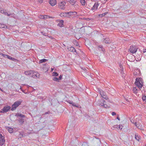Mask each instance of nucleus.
<instances>
[{
    "instance_id": "f257e3e1",
    "label": "nucleus",
    "mask_w": 146,
    "mask_h": 146,
    "mask_svg": "<svg viewBox=\"0 0 146 146\" xmlns=\"http://www.w3.org/2000/svg\"><path fill=\"white\" fill-rule=\"evenodd\" d=\"M142 80V79L141 78L136 79L135 84L139 89H137L136 87H134L133 91L134 93L137 94L138 91L139 90L142 91V88L143 86Z\"/></svg>"
},
{
    "instance_id": "f03ea898",
    "label": "nucleus",
    "mask_w": 146,
    "mask_h": 146,
    "mask_svg": "<svg viewBox=\"0 0 146 146\" xmlns=\"http://www.w3.org/2000/svg\"><path fill=\"white\" fill-rule=\"evenodd\" d=\"M24 74L29 76L31 77L34 78H39L40 74L37 72H35L33 70H30L25 71Z\"/></svg>"
},
{
    "instance_id": "7ed1b4c3",
    "label": "nucleus",
    "mask_w": 146,
    "mask_h": 146,
    "mask_svg": "<svg viewBox=\"0 0 146 146\" xmlns=\"http://www.w3.org/2000/svg\"><path fill=\"white\" fill-rule=\"evenodd\" d=\"M21 100L17 101L15 102L12 106V108L11 110L12 111L15 110L22 103Z\"/></svg>"
},
{
    "instance_id": "20e7f679",
    "label": "nucleus",
    "mask_w": 146,
    "mask_h": 146,
    "mask_svg": "<svg viewBox=\"0 0 146 146\" xmlns=\"http://www.w3.org/2000/svg\"><path fill=\"white\" fill-rule=\"evenodd\" d=\"M106 101L104 99L101 98L98 101V105L100 106H102L103 108H106L108 106L106 104Z\"/></svg>"
},
{
    "instance_id": "39448f33",
    "label": "nucleus",
    "mask_w": 146,
    "mask_h": 146,
    "mask_svg": "<svg viewBox=\"0 0 146 146\" xmlns=\"http://www.w3.org/2000/svg\"><path fill=\"white\" fill-rule=\"evenodd\" d=\"M137 46H130L129 49V51L132 54H134L136 52L137 50Z\"/></svg>"
},
{
    "instance_id": "423d86ee",
    "label": "nucleus",
    "mask_w": 146,
    "mask_h": 146,
    "mask_svg": "<svg viewBox=\"0 0 146 146\" xmlns=\"http://www.w3.org/2000/svg\"><path fill=\"white\" fill-rule=\"evenodd\" d=\"M11 107L9 106H5L1 110L0 112L1 113H5L9 111L11 109Z\"/></svg>"
},
{
    "instance_id": "0eeeda50",
    "label": "nucleus",
    "mask_w": 146,
    "mask_h": 146,
    "mask_svg": "<svg viewBox=\"0 0 146 146\" xmlns=\"http://www.w3.org/2000/svg\"><path fill=\"white\" fill-rule=\"evenodd\" d=\"M66 3L65 1L61 2L59 4V7L60 8L64 9L65 8V5Z\"/></svg>"
},
{
    "instance_id": "6e6552de",
    "label": "nucleus",
    "mask_w": 146,
    "mask_h": 146,
    "mask_svg": "<svg viewBox=\"0 0 146 146\" xmlns=\"http://www.w3.org/2000/svg\"><path fill=\"white\" fill-rule=\"evenodd\" d=\"M1 54L2 56H3V57H5V58H8L9 59H10V60H13V61H15L16 60V59H15L14 58H13L12 57H11V56H9L8 55L5 54H3V53H1Z\"/></svg>"
},
{
    "instance_id": "1a4fd4ad",
    "label": "nucleus",
    "mask_w": 146,
    "mask_h": 146,
    "mask_svg": "<svg viewBox=\"0 0 146 146\" xmlns=\"http://www.w3.org/2000/svg\"><path fill=\"white\" fill-rule=\"evenodd\" d=\"M99 5V4L98 3H95L93 7L91 8V10L93 11H95L97 9Z\"/></svg>"
},
{
    "instance_id": "9d476101",
    "label": "nucleus",
    "mask_w": 146,
    "mask_h": 146,
    "mask_svg": "<svg viewBox=\"0 0 146 146\" xmlns=\"http://www.w3.org/2000/svg\"><path fill=\"white\" fill-rule=\"evenodd\" d=\"M49 3L51 6H53L56 4L57 1L56 0H50Z\"/></svg>"
},
{
    "instance_id": "9b49d317",
    "label": "nucleus",
    "mask_w": 146,
    "mask_h": 146,
    "mask_svg": "<svg viewBox=\"0 0 146 146\" xmlns=\"http://www.w3.org/2000/svg\"><path fill=\"white\" fill-rule=\"evenodd\" d=\"M68 2L74 7L75 6L76 2V0H68Z\"/></svg>"
},
{
    "instance_id": "f8f14e48",
    "label": "nucleus",
    "mask_w": 146,
    "mask_h": 146,
    "mask_svg": "<svg viewBox=\"0 0 146 146\" xmlns=\"http://www.w3.org/2000/svg\"><path fill=\"white\" fill-rule=\"evenodd\" d=\"M102 40L106 44L110 43L111 42V40L108 38H104L102 39Z\"/></svg>"
},
{
    "instance_id": "ddd939ff",
    "label": "nucleus",
    "mask_w": 146,
    "mask_h": 146,
    "mask_svg": "<svg viewBox=\"0 0 146 146\" xmlns=\"http://www.w3.org/2000/svg\"><path fill=\"white\" fill-rule=\"evenodd\" d=\"M15 116L19 117V118H21L23 119L25 117V116L24 115L20 113H16Z\"/></svg>"
},
{
    "instance_id": "4468645a",
    "label": "nucleus",
    "mask_w": 146,
    "mask_h": 146,
    "mask_svg": "<svg viewBox=\"0 0 146 146\" xmlns=\"http://www.w3.org/2000/svg\"><path fill=\"white\" fill-rule=\"evenodd\" d=\"M98 92H99L100 94V95L101 96V97L102 96H104V94L105 93V92H104V91L100 89H98Z\"/></svg>"
},
{
    "instance_id": "2eb2a0df",
    "label": "nucleus",
    "mask_w": 146,
    "mask_h": 146,
    "mask_svg": "<svg viewBox=\"0 0 146 146\" xmlns=\"http://www.w3.org/2000/svg\"><path fill=\"white\" fill-rule=\"evenodd\" d=\"M67 102L68 103H69V104H72V106H74L76 107H78V106L76 105V104L75 103H73L72 101L68 100L67 101Z\"/></svg>"
},
{
    "instance_id": "dca6fc26",
    "label": "nucleus",
    "mask_w": 146,
    "mask_h": 146,
    "mask_svg": "<svg viewBox=\"0 0 146 146\" xmlns=\"http://www.w3.org/2000/svg\"><path fill=\"white\" fill-rule=\"evenodd\" d=\"M64 21L63 20H61L59 21V23L58 24V26H59L60 27H63V25Z\"/></svg>"
},
{
    "instance_id": "f3484780",
    "label": "nucleus",
    "mask_w": 146,
    "mask_h": 146,
    "mask_svg": "<svg viewBox=\"0 0 146 146\" xmlns=\"http://www.w3.org/2000/svg\"><path fill=\"white\" fill-rule=\"evenodd\" d=\"M98 49L100 51H102L104 52L105 51L104 49L103 48V46L102 45H100L98 46Z\"/></svg>"
},
{
    "instance_id": "a211bd4d",
    "label": "nucleus",
    "mask_w": 146,
    "mask_h": 146,
    "mask_svg": "<svg viewBox=\"0 0 146 146\" xmlns=\"http://www.w3.org/2000/svg\"><path fill=\"white\" fill-rule=\"evenodd\" d=\"M18 121L21 125H22L24 122V119L21 118H19Z\"/></svg>"
},
{
    "instance_id": "6ab92c4d",
    "label": "nucleus",
    "mask_w": 146,
    "mask_h": 146,
    "mask_svg": "<svg viewBox=\"0 0 146 146\" xmlns=\"http://www.w3.org/2000/svg\"><path fill=\"white\" fill-rule=\"evenodd\" d=\"M66 13L68 15V16H67L68 17H70V16H71L73 15L72 12H66Z\"/></svg>"
},
{
    "instance_id": "aec40b11",
    "label": "nucleus",
    "mask_w": 146,
    "mask_h": 146,
    "mask_svg": "<svg viewBox=\"0 0 146 146\" xmlns=\"http://www.w3.org/2000/svg\"><path fill=\"white\" fill-rule=\"evenodd\" d=\"M47 61V60L45 59H43L40 60L39 61V63L40 64L43 62H45Z\"/></svg>"
},
{
    "instance_id": "412c9836",
    "label": "nucleus",
    "mask_w": 146,
    "mask_h": 146,
    "mask_svg": "<svg viewBox=\"0 0 146 146\" xmlns=\"http://www.w3.org/2000/svg\"><path fill=\"white\" fill-rule=\"evenodd\" d=\"M7 129L8 130L9 132L10 133H11L13 132V129L12 128H10L9 127H7Z\"/></svg>"
},
{
    "instance_id": "4be33fe9",
    "label": "nucleus",
    "mask_w": 146,
    "mask_h": 146,
    "mask_svg": "<svg viewBox=\"0 0 146 146\" xmlns=\"http://www.w3.org/2000/svg\"><path fill=\"white\" fill-rule=\"evenodd\" d=\"M80 3L82 5H84L86 3L85 0H80Z\"/></svg>"
},
{
    "instance_id": "5701e85b",
    "label": "nucleus",
    "mask_w": 146,
    "mask_h": 146,
    "mask_svg": "<svg viewBox=\"0 0 146 146\" xmlns=\"http://www.w3.org/2000/svg\"><path fill=\"white\" fill-rule=\"evenodd\" d=\"M67 15L66 13H62L60 14V16L61 17H65L66 16V15Z\"/></svg>"
},
{
    "instance_id": "b1692460",
    "label": "nucleus",
    "mask_w": 146,
    "mask_h": 146,
    "mask_svg": "<svg viewBox=\"0 0 146 146\" xmlns=\"http://www.w3.org/2000/svg\"><path fill=\"white\" fill-rule=\"evenodd\" d=\"M135 138L138 141H139V140L140 139V136L136 134L135 135Z\"/></svg>"
},
{
    "instance_id": "393cba45",
    "label": "nucleus",
    "mask_w": 146,
    "mask_h": 146,
    "mask_svg": "<svg viewBox=\"0 0 146 146\" xmlns=\"http://www.w3.org/2000/svg\"><path fill=\"white\" fill-rule=\"evenodd\" d=\"M24 136L25 135L23 134V132H21L20 133V134H19V137L21 138Z\"/></svg>"
},
{
    "instance_id": "a878e982",
    "label": "nucleus",
    "mask_w": 146,
    "mask_h": 146,
    "mask_svg": "<svg viewBox=\"0 0 146 146\" xmlns=\"http://www.w3.org/2000/svg\"><path fill=\"white\" fill-rule=\"evenodd\" d=\"M41 16L43 17V18H42L43 19H48V18H49V16H48L46 15H42Z\"/></svg>"
},
{
    "instance_id": "bb28decb",
    "label": "nucleus",
    "mask_w": 146,
    "mask_h": 146,
    "mask_svg": "<svg viewBox=\"0 0 146 146\" xmlns=\"http://www.w3.org/2000/svg\"><path fill=\"white\" fill-rule=\"evenodd\" d=\"M107 13V12H106L102 14H100L99 15V16L101 17H102L105 16Z\"/></svg>"
},
{
    "instance_id": "cd10ccee",
    "label": "nucleus",
    "mask_w": 146,
    "mask_h": 146,
    "mask_svg": "<svg viewBox=\"0 0 146 146\" xmlns=\"http://www.w3.org/2000/svg\"><path fill=\"white\" fill-rule=\"evenodd\" d=\"M142 99L143 101L146 103V96H143L142 97Z\"/></svg>"
},
{
    "instance_id": "c85d7f7f",
    "label": "nucleus",
    "mask_w": 146,
    "mask_h": 146,
    "mask_svg": "<svg viewBox=\"0 0 146 146\" xmlns=\"http://www.w3.org/2000/svg\"><path fill=\"white\" fill-rule=\"evenodd\" d=\"M73 47L72 46H70L69 47H68L67 48V49L68 50L70 51V52H71L73 50V49H72Z\"/></svg>"
},
{
    "instance_id": "c756f323",
    "label": "nucleus",
    "mask_w": 146,
    "mask_h": 146,
    "mask_svg": "<svg viewBox=\"0 0 146 146\" xmlns=\"http://www.w3.org/2000/svg\"><path fill=\"white\" fill-rule=\"evenodd\" d=\"M58 74L57 72H54L52 73V76H57Z\"/></svg>"
},
{
    "instance_id": "7c9ffc66",
    "label": "nucleus",
    "mask_w": 146,
    "mask_h": 146,
    "mask_svg": "<svg viewBox=\"0 0 146 146\" xmlns=\"http://www.w3.org/2000/svg\"><path fill=\"white\" fill-rule=\"evenodd\" d=\"M50 114V111H48L47 112H45V113H43L42 115V116L46 114Z\"/></svg>"
},
{
    "instance_id": "2f4dec72",
    "label": "nucleus",
    "mask_w": 146,
    "mask_h": 146,
    "mask_svg": "<svg viewBox=\"0 0 146 146\" xmlns=\"http://www.w3.org/2000/svg\"><path fill=\"white\" fill-rule=\"evenodd\" d=\"M53 80L55 81H59V80L58 78L54 77L53 78Z\"/></svg>"
},
{
    "instance_id": "473e14b6",
    "label": "nucleus",
    "mask_w": 146,
    "mask_h": 146,
    "mask_svg": "<svg viewBox=\"0 0 146 146\" xmlns=\"http://www.w3.org/2000/svg\"><path fill=\"white\" fill-rule=\"evenodd\" d=\"M5 27V25L3 24L0 23V28H3Z\"/></svg>"
},
{
    "instance_id": "72a5a7b5",
    "label": "nucleus",
    "mask_w": 146,
    "mask_h": 146,
    "mask_svg": "<svg viewBox=\"0 0 146 146\" xmlns=\"http://www.w3.org/2000/svg\"><path fill=\"white\" fill-rule=\"evenodd\" d=\"M137 127L138 129H141L142 130L143 129L142 127L141 126V125L140 124H139L137 126Z\"/></svg>"
},
{
    "instance_id": "f704fd0d",
    "label": "nucleus",
    "mask_w": 146,
    "mask_h": 146,
    "mask_svg": "<svg viewBox=\"0 0 146 146\" xmlns=\"http://www.w3.org/2000/svg\"><path fill=\"white\" fill-rule=\"evenodd\" d=\"M79 19H83L82 18H79ZM85 19V20H86L87 21H89L90 20H92V19H90V18H87V19H86V18H84V19Z\"/></svg>"
},
{
    "instance_id": "c9c22d12",
    "label": "nucleus",
    "mask_w": 146,
    "mask_h": 146,
    "mask_svg": "<svg viewBox=\"0 0 146 146\" xmlns=\"http://www.w3.org/2000/svg\"><path fill=\"white\" fill-rule=\"evenodd\" d=\"M4 13L5 15H7L8 16H10L11 15H12V14H8V13L7 12H5Z\"/></svg>"
},
{
    "instance_id": "e433bc0d",
    "label": "nucleus",
    "mask_w": 146,
    "mask_h": 146,
    "mask_svg": "<svg viewBox=\"0 0 146 146\" xmlns=\"http://www.w3.org/2000/svg\"><path fill=\"white\" fill-rule=\"evenodd\" d=\"M72 49H73V50L71 52H76L77 53V52H76V51L75 48L74 47H73V48H72Z\"/></svg>"
},
{
    "instance_id": "4c0bfd02",
    "label": "nucleus",
    "mask_w": 146,
    "mask_h": 146,
    "mask_svg": "<svg viewBox=\"0 0 146 146\" xmlns=\"http://www.w3.org/2000/svg\"><path fill=\"white\" fill-rule=\"evenodd\" d=\"M135 126L137 127L139 124V122H135Z\"/></svg>"
},
{
    "instance_id": "58836bf2",
    "label": "nucleus",
    "mask_w": 146,
    "mask_h": 146,
    "mask_svg": "<svg viewBox=\"0 0 146 146\" xmlns=\"http://www.w3.org/2000/svg\"><path fill=\"white\" fill-rule=\"evenodd\" d=\"M123 126L122 125H119L118 128L119 129L121 130L123 128Z\"/></svg>"
},
{
    "instance_id": "ea45409f",
    "label": "nucleus",
    "mask_w": 146,
    "mask_h": 146,
    "mask_svg": "<svg viewBox=\"0 0 146 146\" xmlns=\"http://www.w3.org/2000/svg\"><path fill=\"white\" fill-rule=\"evenodd\" d=\"M119 127V125H114L113 127V128H117L118 129Z\"/></svg>"
},
{
    "instance_id": "a19ab883",
    "label": "nucleus",
    "mask_w": 146,
    "mask_h": 146,
    "mask_svg": "<svg viewBox=\"0 0 146 146\" xmlns=\"http://www.w3.org/2000/svg\"><path fill=\"white\" fill-rule=\"evenodd\" d=\"M37 1L40 3H41L43 2V0H37Z\"/></svg>"
},
{
    "instance_id": "79ce46f5",
    "label": "nucleus",
    "mask_w": 146,
    "mask_h": 146,
    "mask_svg": "<svg viewBox=\"0 0 146 146\" xmlns=\"http://www.w3.org/2000/svg\"><path fill=\"white\" fill-rule=\"evenodd\" d=\"M72 13L73 15H76L77 14V12L74 11V12H72Z\"/></svg>"
},
{
    "instance_id": "37998d69",
    "label": "nucleus",
    "mask_w": 146,
    "mask_h": 146,
    "mask_svg": "<svg viewBox=\"0 0 146 146\" xmlns=\"http://www.w3.org/2000/svg\"><path fill=\"white\" fill-rule=\"evenodd\" d=\"M62 76V75H60V76H59V78H58L59 80H61Z\"/></svg>"
},
{
    "instance_id": "c03bdc74",
    "label": "nucleus",
    "mask_w": 146,
    "mask_h": 146,
    "mask_svg": "<svg viewBox=\"0 0 146 146\" xmlns=\"http://www.w3.org/2000/svg\"><path fill=\"white\" fill-rule=\"evenodd\" d=\"M111 114L113 116L114 115H116V113L114 112H113L111 113Z\"/></svg>"
},
{
    "instance_id": "a18cd8bd",
    "label": "nucleus",
    "mask_w": 146,
    "mask_h": 146,
    "mask_svg": "<svg viewBox=\"0 0 146 146\" xmlns=\"http://www.w3.org/2000/svg\"><path fill=\"white\" fill-rule=\"evenodd\" d=\"M104 98L106 100H108V97L107 96H105V97H104Z\"/></svg>"
},
{
    "instance_id": "49530a36",
    "label": "nucleus",
    "mask_w": 146,
    "mask_h": 146,
    "mask_svg": "<svg viewBox=\"0 0 146 146\" xmlns=\"http://www.w3.org/2000/svg\"><path fill=\"white\" fill-rule=\"evenodd\" d=\"M41 33L44 35L46 36V33H44L42 31L41 32Z\"/></svg>"
},
{
    "instance_id": "de8ad7c7",
    "label": "nucleus",
    "mask_w": 146,
    "mask_h": 146,
    "mask_svg": "<svg viewBox=\"0 0 146 146\" xmlns=\"http://www.w3.org/2000/svg\"><path fill=\"white\" fill-rule=\"evenodd\" d=\"M104 94V96H101V97H102L103 98H104V97H105V96H106V93H105V94Z\"/></svg>"
},
{
    "instance_id": "09e8293b",
    "label": "nucleus",
    "mask_w": 146,
    "mask_h": 146,
    "mask_svg": "<svg viewBox=\"0 0 146 146\" xmlns=\"http://www.w3.org/2000/svg\"><path fill=\"white\" fill-rule=\"evenodd\" d=\"M4 12H5V11L4 10H1V13H4Z\"/></svg>"
},
{
    "instance_id": "8fccbe9b",
    "label": "nucleus",
    "mask_w": 146,
    "mask_h": 146,
    "mask_svg": "<svg viewBox=\"0 0 146 146\" xmlns=\"http://www.w3.org/2000/svg\"><path fill=\"white\" fill-rule=\"evenodd\" d=\"M117 119L119 121L120 120V118L119 117H117Z\"/></svg>"
},
{
    "instance_id": "3c124183",
    "label": "nucleus",
    "mask_w": 146,
    "mask_h": 146,
    "mask_svg": "<svg viewBox=\"0 0 146 146\" xmlns=\"http://www.w3.org/2000/svg\"><path fill=\"white\" fill-rule=\"evenodd\" d=\"M143 52L144 53L146 52V49L143 50Z\"/></svg>"
},
{
    "instance_id": "603ef678",
    "label": "nucleus",
    "mask_w": 146,
    "mask_h": 146,
    "mask_svg": "<svg viewBox=\"0 0 146 146\" xmlns=\"http://www.w3.org/2000/svg\"><path fill=\"white\" fill-rule=\"evenodd\" d=\"M20 89L23 92H24V90H23L22 89V88L21 87L20 88Z\"/></svg>"
},
{
    "instance_id": "864d4df0",
    "label": "nucleus",
    "mask_w": 146,
    "mask_h": 146,
    "mask_svg": "<svg viewBox=\"0 0 146 146\" xmlns=\"http://www.w3.org/2000/svg\"><path fill=\"white\" fill-rule=\"evenodd\" d=\"M1 91H2L3 92H4L3 90L1 89V90H0Z\"/></svg>"
},
{
    "instance_id": "5fc2aeb1",
    "label": "nucleus",
    "mask_w": 146,
    "mask_h": 146,
    "mask_svg": "<svg viewBox=\"0 0 146 146\" xmlns=\"http://www.w3.org/2000/svg\"><path fill=\"white\" fill-rule=\"evenodd\" d=\"M53 70H54V69H53V68H51V71H53Z\"/></svg>"
},
{
    "instance_id": "6e6d98bb",
    "label": "nucleus",
    "mask_w": 146,
    "mask_h": 146,
    "mask_svg": "<svg viewBox=\"0 0 146 146\" xmlns=\"http://www.w3.org/2000/svg\"><path fill=\"white\" fill-rule=\"evenodd\" d=\"M42 16V15H41V16H40V17H40L42 19V18H43V17H42V16Z\"/></svg>"
},
{
    "instance_id": "4d7b16f0",
    "label": "nucleus",
    "mask_w": 146,
    "mask_h": 146,
    "mask_svg": "<svg viewBox=\"0 0 146 146\" xmlns=\"http://www.w3.org/2000/svg\"><path fill=\"white\" fill-rule=\"evenodd\" d=\"M78 43L77 42H76V46H77V45H78Z\"/></svg>"
},
{
    "instance_id": "13d9d810",
    "label": "nucleus",
    "mask_w": 146,
    "mask_h": 146,
    "mask_svg": "<svg viewBox=\"0 0 146 146\" xmlns=\"http://www.w3.org/2000/svg\"><path fill=\"white\" fill-rule=\"evenodd\" d=\"M72 146H74V145H72Z\"/></svg>"
},
{
    "instance_id": "bf43d9fd",
    "label": "nucleus",
    "mask_w": 146,
    "mask_h": 146,
    "mask_svg": "<svg viewBox=\"0 0 146 146\" xmlns=\"http://www.w3.org/2000/svg\"><path fill=\"white\" fill-rule=\"evenodd\" d=\"M131 121V122H132L133 121Z\"/></svg>"
},
{
    "instance_id": "052dcab7",
    "label": "nucleus",
    "mask_w": 146,
    "mask_h": 146,
    "mask_svg": "<svg viewBox=\"0 0 146 146\" xmlns=\"http://www.w3.org/2000/svg\"><path fill=\"white\" fill-rule=\"evenodd\" d=\"M131 121V122H132L133 121Z\"/></svg>"
},
{
    "instance_id": "680f3d73",
    "label": "nucleus",
    "mask_w": 146,
    "mask_h": 146,
    "mask_svg": "<svg viewBox=\"0 0 146 146\" xmlns=\"http://www.w3.org/2000/svg\"><path fill=\"white\" fill-rule=\"evenodd\" d=\"M145 146H146V144H145Z\"/></svg>"
}]
</instances>
